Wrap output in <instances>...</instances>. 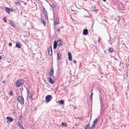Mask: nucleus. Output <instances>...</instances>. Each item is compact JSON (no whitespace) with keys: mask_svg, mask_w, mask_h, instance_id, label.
Segmentation results:
<instances>
[{"mask_svg":"<svg viewBox=\"0 0 129 129\" xmlns=\"http://www.w3.org/2000/svg\"><path fill=\"white\" fill-rule=\"evenodd\" d=\"M17 100L22 105L24 104V99L22 96H18L17 98Z\"/></svg>","mask_w":129,"mask_h":129,"instance_id":"nucleus-1","label":"nucleus"},{"mask_svg":"<svg viewBox=\"0 0 129 129\" xmlns=\"http://www.w3.org/2000/svg\"><path fill=\"white\" fill-rule=\"evenodd\" d=\"M24 82L22 80H17V81L15 83L16 86L18 87H19L20 86H21L22 84H23Z\"/></svg>","mask_w":129,"mask_h":129,"instance_id":"nucleus-2","label":"nucleus"},{"mask_svg":"<svg viewBox=\"0 0 129 129\" xmlns=\"http://www.w3.org/2000/svg\"><path fill=\"white\" fill-rule=\"evenodd\" d=\"M43 13L44 15V17L46 18L47 20H48V15L47 14V12L46 10L44 8H43Z\"/></svg>","mask_w":129,"mask_h":129,"instance_id":"nucleus-3","label":"nucleus"},{"mask_svg":"<svg viewBox=\"0 0 129 129\" xmlns=\"http://www.w3.org/2000/svg\"><path fill=\"white\" fill-rule=\"evenodd\" d=\"M52 98V95H48L46 96L45 97L46 101L48 102H49Z\"/></svg>","mask_w":129,"mask_h":129,"instance_id":"nucleus-4","label":"nucleus"},{"mask_svg":"<svg viewBox=\"0 0 129 129\" xmlns=\"http://www.w3.org/2000/svg\"><path fill=\"white\" fill-rule=\"evenodd\" d=\"M90 125L89 124H88L85 126L84 129H91L93 128L95 125V124L93 123V124L91 125V127H89Z\"/></svg>","mask_w":129,"mask_h":129,"instance_id":"nucleus-5","label":"nucleus"},{"mask_svg":"<svg viewBox=\"0 0 129 129\" xmlns=\"http://www.w3.org/2000/svg\"><path fill=\"white\" fill-rule=\"evenodd\" d=\"M53 70L54 69L52 65V66L50 68V71L48 74L49 75H50V77L52 76L53 75L54 72Z\"/></svg>","mask_w":129,"mask_h":129,"instance_id":"nucleus-6","label":"nucleus"},{"mask_svg":"<svg viewBox=\"0 0 129 129\" xmlns=\"http://www.w3.org/2000/svg\"><path fill=\"white\" fill-rule=\"evenodd\" d=\"M48 54L49 55L51 56L52 55V52L51 46H50L48 50Z\"/></svg>","mask_w":129,"mask_h":129,"instance_id":"nucleus-7","label":"nucleus"},{"mask_svg":"<svg viewBox=\"0 0 129 129\" xmlns=\"http://www.w3.org/2000/svg\"><path fill=\"white\" fill-rule=\"evenodd\" d=\"M6 119L7 120V123H9V122H11L13 120V118L10 117H6Z\"/></svg>","mask_w":129,"mask_h":129,"instance_id":"nucleus-8","label":"nucleus"},{"mask_svg":"<svg viewBox=\"0 0 129 129\" xmlns=\"http://www.w3.org/2000/svg\"><path fill=\"white\" fill-rule=\"evenodd\" d=\"M8 21L9 22V23L11 26H13L14 28H15V25L12 20H9Z\"/></svg>","mask_w":129,"mask_h":129,"instance_id":"nucleus-9","label":"nucleus"},{"mask_svg":"<svg viewBox=\"0 0 129 129\" xmlns=\"http://www.w3.org/2000/svg\"><path fill=\"white\" fill-rule=\"evenodd\" d=\"M27 94L28 95L29 98L31 100H33V98L32 97V95L30 92L29 91H27Z\"/></svg>","mask_w":129,"mask_h":129,"instance_id":"nucleus-10","label":"nucleus"},{"mask_svg":"<svg viewBox=\"0 0 129 129\" xmlns=\"http://www.w3.org/2000/svg\"><path fill=\"white\" fill-rule=\"evenodd\" d=\"M15 47L18 48H21V45L20 43V42L18 43L17 42H16Z\"/></svg>","mask_w":129,"mask_h":129,"instance_id":"nucleus-11","label":"nucleus"},{"mask_svg":"<svg viewBox=\"0 0 129 129\" xmlns=\"http://www.w3.org/2000/svg\"><path fill=\"white\" fill-rule=\"evenodd\" d=\"M68 59L69 60H72V56L71 53L69 52L68 53Z\"/></svg>","mask_w":129,"mask_h":129,"instance_id":"nucleus-12","label":"nucleus"},{"mask_svg":"<svg viewBox=\"0 0 129 129\" xmlns=\"http://www.w3.org/2000/svg\"><path fill=\"white\" fill-rule=\"evenodd\" d=\"M88 33V31L87 29H84L83 31V34L84 35H87Z\"/></svg>","mask_w":129,"mask_h":129,"instance_id":"nucleus-13","label":"nucleus"},{"mask_svg":"<svg viewBox=\"0 0 129 129\" xmlns=\"http://www.w3.org/2000/svg\"><path fill=\"white\" fill-rule=\"evenodd\" d=\"M58 42H56V41H54L53 44V48L54 49H55L56 48L57 46L58 45Z\"/></svg>","mask_w":129,"mask_h":129,"instance_id":"nucleus-14","label":"nucleus"},{"mask_svg":"<svg viewBox=\"0 0 129 129\" xmlns=\"http://www.w3.org/2000/svg\"><path fill=\"white\" fill-rule=\"evenodd\" d=\"M57 42H58V46H61L63 44L61 40L60 39L58 40H57Z\"/></svg>","mask_w":129,"mask_h":129,"instance_id":"nucleus-15","label":"nucleus"},{"mask_svg":"<svg viewBox=\"0 0 129 129\" xmlns=\"http://www.w3.org/2000/svg\"><path fill=\"white\" fill-rule=\"evenodd\" d=\"M49 82L51 84H53L54 83V81L52 80V78L50 77L47 78Z\"/></svg>","mask_w":129,"mask_h":129,"instance_id":"nucleus-16","label":"nucleus"},{"mask_svg":"<svg viewBox=\"0 0 129 129\" xmlns=\"http://www.w3.org/2000/svg\"><path fill=\"white\" fill-rule=\"evenodd\" d=\"M61 57V55L60 53H57V59L58 60Z\"/></svg>","mask_w":129,"mask_h":129,"instance_id":"nucleus-17","label":"nucleus"},{"mask_svg":"<svg viewBox=\"0 0 129 129\" xmlns=\"http://www.w3.org/2000/svg\"><path fill=\"white\" fill-rule=\"evenodd\" d=\"M91 11H97V10H96V7L95 6H92L91 7Z\"/></svg>","mask_w":129,"mask_h":129,"instance_id":"nucleus-18","label":"nucleus"},{"mask_svg":"<svg viewBox=\"0 0 129 129\" xmlns=\"http://www.w3.org/2000/svg\"><path fill=\"white\" fill-rule=\"evenodd\" d=\"M5 9L7 13L9 14L11 11V9L7 7L5 8Z\"/></svg>","mask_w":129,"mask_h":129,"instance_id":"nucleus-19","label":"nucleus"},{"mask_svg":"<svg viewBox=\"0 0 129 129\" xmlns=\"http://www.w3.org/2000/svg\"><path fill=\"white\" fill-rule=\"evenodd\" d=\"M108 52H109L111 53H112L114 51V49L110 47L108 49Z\"/></svg>","mask_w":129,"mask_h":129,"instance_id":"nucleus-20","label":"nucleus"},{"mask_svg":"<svg viewBox=\"0 0 129 129\" xmlns=\"http://www.w3.org/2000/svg\"><path fill=\"white\" fill-rule=\"evenodd\" d=\"M49 4L50 5V6L52 8H54L56 6L53 3H52L51 4H50L49 3Z\"/></svg>","mask_w":129,"mask_h":129,"instance_id":"nucleus-21","label":"nucleus"},{"mask_svg":"<svg viewBox=\"0 0 129 129\" xmlns=\"http://www.w3.org/2000/svg\"><path fill=\"white\" fill-rule=\"evenodd\" d=\"M59 103L61 105H63L64 103V102L63 100H60L59 102Z\"/></svg>","mask_w":129,"mask_h":129,"instance_id":"nucleus-22","label":"nucleus"},{"mask_svg":"<svg viewBox=\"0 0 129 129\" xmlns=\"http://www.w3.org/2000/svg\"><path fill=\"white\" fill-rule=\"evenodd\" d=\"M59 19L58 18V19H57V20L56 19V20L55 22V23L56 24L58 25L59 24Z\"/></svg>","mask_w":129,"mask_h":129,"instance_id":"nucleus-23","label":"nucleus"},{"mask_svg":"<svg viewBox=\"0 0 129 129\" xmlns=\"http://www.w3.org/2000/svg\"><path fill=\"white\" fill-rule=\"evenodd\" d=\"M41 23H42V22L44 26H45L46 25V23L44 22V20L41 19Z\"/></svg>","mask_w":129,"mask_h":129,"instance_id":"nucleus-24","label":"nucleus"},{"mask_svg":"<svg viewBox=\"0 0 129 129\" xmlns=\"http://www.w3.org/2000/svg\"><path fill=\"white\" fill-rule=\"evenodd\" d=\"M93 95V93L92 92H91V94L90 95V97L89 98L90 100L92 101V96Z\"/></svg>","mask_w":129,"mask_h":129,"instance_id":"nucleus-25","label":"nucleus"},{"mask_svg":"<svg viewBox=\"0 0 129 129\" xmlns=\"http://www.w3.org/2000/svg\"><path fill=\"white\" fill-rule=\"evenodd\" d=\"M61 125L63 126H67V124L66 122H62Z\"/></svg>","mask_w":129,"mask_h":129,"instance_id":"nucleus-26","label":"nucleus"},{"mask_svg":"<svg viewBox=\"0 0 129 129\" xmlns=\"http://www.w3.org/2000/svg\"><path fill=\"white\" fill-rule=\"evenodd\" d=\"M13 91L12 90H10L9 92V94L11 96H12L13 95Z\"/></svg>","mask_w":129,"mask_h":129,"instance_id":"nucleus-27","label":"nucleus"},{"mask_svg":"<svg viewBox=\"0 0 129 129\" xmlns=\"http://www.w3.org/2000/svg\"><path fill=\"white\" fill-rule=\"evenodd\" d=\"M98 121V119L96 118L94 120L93 123L95 124V122H97Z\"/></svg>","mask_w":129,"mask_h":129,"instance_id":"nucleus-28","label":"nucleus"},{"mask_svg":"<svg viewBox=\"0 0 129 129\" xmlns=\"http://www.w3.org/2000/svg\"><path fill=\"white\" fill-rule=\"evenodd\" d=\"M3 20L5 22H6L7 21V18L6 17H5L3 18Z\"/></svg>","mask_w":129,"mask_h":129,"instance_id":"nucleus-29","label":"nucleus"},{"mask_svg":"<svg viewBox=\"0 0 129 129\" xmlns=\"http://www.w3.org/2000/svg\"><path fill=\"white\" fill-rule=\"evenodd\" d=\"M22 117V116L21 115L20 116L19 118L18 119V120L20 121L21 120V118Z\"/></svg>","mask_w":129,"mask_h":129,"instance_id":"nucleus-30","label":"nucleus"},{"mask_svg":"<svg viewBox=\"0 0 129 129\" xmlns=\"http://www.w3.org/2000/svg\"><path fill=\"white\" fill-rule=\"evenodd\" d=\"M17 124L19 126H21V125L20 124V123L19 122H17Z\"/></svg>","mask_w":129,"mask_h":129,"instance_id":"nucleus-31","label":"nucleus"},{"mask_svg":"<svg viewBox=\"0 0 129 129\" xmlns=\"http://www.w3.org/2000/svg\"><path fill=\"white\" fill-rule=\"evenodd\" d=\"M9 46H12V44L11 43H9Z\"/></svg>","mask_w":129,"mask_h":129,"instance_id":"nucleus-32","label":"nucleus"},{"mask_svg":"<svg viewBox=\"0 0 129 129\" xmlns=\"http://www.w3.org/2000/svg\"><path fill=\"white\" fill-rule=\"evenodd\" d=\"M102 22H107V21L105 19H103L102 20Z\"/></svg>","mask_w":129,"mask_h":129,"instance_id":"nucleus-33","label":"nucleus"},{"mask_svg":"<svg viewBox=\"0 0 129 129\" xmlns=\"http://www.w3.org/2000/svg\"><path fill=\"white\" fill-rule=\"evenodd\" d=\"M99 99H100V100L101 101V100L102 99V97L100 95V96H99Z\"/></svg>","mask_w":129,"mask_h":129,"instance_id":"nucleus-34","label":"nucleus"},{"mask_svg":"<svg viewBox=\"0 0 129 129\" xmlns=\"http://www.w3.org/2000/svg\"><path fill=\"white\" fill-rule=\"evenodd\" d=\"M19 1L17 2L16 3V4H18V5H19Z\"/></svg>","mask_w":129,"mask_h":129,"instance_id":"nucleus-35","label":"nucleus"},{"mask_svg":"<svg viewBox=\"0 0 129 129\" xmlns=\"http://www.w3.org/2000/svg\"><path fill=\"white\" fill-rule=\"evenodd\" d=\"M21 127V128H22V129L24 128V127H23V125H21V126H20Z\"/></svg>","mask_w":129,"mask_h":129,"instance_id":"nucleus-36","label":"nucleus"},{"mask_svg":"<svg viewBox=\"0 0 129 129\" xmlns=\"http://www.w3.org/2000/svg\"><path fill=\"white\" fill-rule=\"evenodd\" d=\"M11 11L13 12L14 11V10L12 8L11 9Z\"/></svg>","mask_w":129,"mask_h":129,"instance_id":"nucleus-37","label":"nucleus"},{"mask_svg":"<svg viewBox=\"0 0 129 129\" xmlns=\"http://www.w3.org/2000/svg\"><path fill=\"white\" fill-rule=\"evenodd\" d=\"M73 63H76V61L75 60H74V61H73Z\"/></svg>","mask_w":129,"mask_h":129,"instance_id":"nucleus-38","label":"nucleus"},{"mask_svg":"<svg viewBox=\"0 0 129 129\" xmlns=\"http://www.w3.org/2000/svg\"><path fill=\"white\" fill-rule=\"evenodd\" d=\"M24 4V5H27V3L25 2H24L23 3Z\"/></svg>","mask_w":129,"mask_h":129,"instance_id":"nucleus-39","label":"nucleus"},{"mask_svg":"<svg viewBox=\"0 0 129 129\" xmlns=\"http://www.w3.org/2000/svg\"><path fill=\"white\" fill-rule=\"evenodd\" d=\"M110 41H111L110 40H109L108 41V42L109 43L111 44V43H110Z\"/></svg>","mask_w":129,"mask_h":129,"instance_id":"nucleus-40","label":"nucleus"},{"mask_svg":"<svg viewBox=\"0 0 129 129\" xmlns=\"http://www.w3.org/2000/svg\"><path fill=\"white\" fill-rule=\"evenodd\" d=\"M60 29L58 28V29H57V30H58V31H59V32H60Z\"/></svg>","mask_w":129,"mask_h":129,"instance_id":"nucleus-41","label":"nucleus"},{"mask_svg":"<svg viewBox=\"0 0 129 129\" xmlns=\"http://www.w3.org/2000/svg\"><path fill=\"white\" fill-rule=\"evenodd\" d=\"M13 111V113H14L15 114V110H14Z\"/></svg>","mask_w":129,"mask_h":129,"instance_id":"nucleus-42","label":"nucleus"},{"mask_svg":"<svg viewBox=\"0 0 129 129\" xmlns=\"http://www.w3.org/2000/svg\"><path fill=\"white\" fill-rule=\"evenodd\" d=\"M2 58V56L0 55V60Z\"/></svg>","mask_w":129,"mask_h":129,"instance_id":"nucleus-43","label":"nucleus"},{"mask_svg":"<svg viewBox=\"0 0 129 129\" xmlns=\"http://www.w3.org/2000/svg\"><path fill=\"white\" fill-rule=\"evenodd\" d=\"M103 2H105L106 1V0H102Z\"/></svg>","mask_w":129,"mask_h":129,"instance_id":"nucleus-44","label":"nucleus"},{"mask_svg":"<svg viewBox=\"0 0 129 129\" xmlns=\"http://www.w3.org/2000/svg\"><path fill=\"white\" fill-rule=\"evenodd\" d=\"M45 1H46L48 3V2L47 0H45Z\"/></svg>","mask_w":129,"mask_h":129,"instance_id":"nucleus-45","label":"nucleus"},{"mask_svg":"<svg viewBox=\"0 0 129 129\" xmlns=\"http://www.w3.org/2000/svg\"><path fill=\"white\" fill-rule=\"evenodd\" d=\"M21 2L22 3H23V2H24L22 1H21Z\"/></svg>","mask_w":129,"mask_h":129,"instance_id":"nucleus-46","label":"nucleus"},{"mask_svg":"<svg viewBox=\"0 0 129 129\" xmlns=\"http://www.w3.org/2000/svg\"><path fill=\"white\" fill-rule=\"evenodd\" d=\"M34 3L36 5V6H37L36 4L35 3Z\"/></svg>","mask_w":129,"mask_h":129,"instance_id":"nucleus-47","label":"nucleus"},{"mask_svg":"<svg viewBox=\"0 0 129 129\" xmlns=\"http://www.w3.org/2000/svg\"><path fill=\"white\" fill-rule=\"evenodd\" d=\"M120 18H119V20H118V22L119 21H120Z\"/></svg>","mask_w":129,"mask_h":129,"instance_id":"nucleus-48","label":"nucleus"},{"mask_svg":"<svg viewBox=\"0 0 129 129\" xmlns=\"http://www.w3.org/2000/svg\"><path fill=\"white\" fill-rule=\"evenodd\" d=\"M92 66H95V65H94V64H93L92 65Z\"/></svg>","mask_w":129,"mask_h":129,"instance_id":"nucleus-49","label":"nucleus"},{"mask_svg":"<svg viewBox=\"0 0 129 129\" xmlns=\"http://www.w3.org/2000/svg\"><path fill=\"white\" fill-rule=\"evenodd\" d=\"M104 52H105V53L106 52V51H104Z\"/></svg>","mask_w":129,"mask_h":129,"instance_id":"nucleus-50","label":"nucleus"},{"mask_svg":"<svg viewBox=\"0 0 129 129\" xmlns=\"http://www.w3.org/2000/svg\"><path fill=\"white\" fill-rule=\"evenodd\" d=\"M38 1H39V2L40 1V0H38Z\"/></svg>","mask_w":129,"mask_h":129,"instance_id":"nucleus-51","label":"nucleus"},{"mask_svg":"<svg viewBox=\"0 0 129 129\" xmlns=\"http://www.w3.org/2000/svg\"><path fill=\"white\" fill-rule=\"evenodd\" d=\"M63 27V26H62V27H61L62 28Z\"/></svg>","mask_w":129,"mask_h":129,"instance_id":"nucleus-52","label":"nucleus"},{"mask_svg":"<svg viewBox=\"0 0 129 129\" xmlns=\"http://www.w3.org/2000/svg\"><path fill=\"white\" fill-rule=\"evenodd\" d=\"M63 27V26H62V27H61L62 28Z\"/></svg>","mask_w":129,"mask_h":129,"instance_id":"nucleus-53","label":"nucleus"},{"mask_svg":"<svg viewBox=\"0 0 129 129\" xmlns=\"http://www.w3.org/2000/svg\"><path fill=\"white\" fill-rule=\"evenodd\" d=\"M63 27V26H62V27H61L62 28Z\"/></svg>","mask_w":129,"mask_h":129,"instance_id":"nucleus-54","label":"nucleus"},{"mask_svg":"<svg viewBox=\"0 0 129 129\" xmlns=\"http://www.w3.org/2000/svg\"><path fill=\"white\" fill-rule=\"evenodd\" d=\"M121 4V5H122V3H121V4Z\"/></svg>","mask_w":129,"mask_h":129,"instance_id":"nucleus-55","label":"nucleus"},{"mask_svg":"<svg viewBox=\"0 0 129 129\" xmlns=\"http://www.w3.org/2000/svg\"><path fill=\"white\" fill-rule=\"evenodd\" d=\"M71 11H74V10H72L71 9Z\"/></svg>","mask_w":129,"mask_h":129,"instance_id":"nucleus-56","label":"nucleus"},{"mask_svg":"<svg viewBox=\"0 0 129 129\" xmlns=\"http://www.w3.org/2000/svg\"><path fill=\"white\" fill-rule=\"evenodd\" d=\"M22 129H25L24 128H22Z\"/></svg>","mask_w":129,"mask_h":129,"instance_id":"nucleus-57","label":"nucleus"},{"mask_svg":"<svg viewBox=\"0 0 129 129\" xmlns=\"http://www.w3.org/2000/svg\"><path fill=\"white\" fill-rule=\"evenodd\" d=\"M115 59V60H117V59L116 58Z\"/></svg>","mask_w":129,"mask_h":129,"instance_id":"nucleus-58","label":"nucleus"},{"mask_svg":"<svg viewBox=\"0 0 129 129\" xmlns=\"http://www.w3.org/2000/svg\"><path fill=\"white\" fill-rule=\"evenodd\" d=\"M79 118L80 119L81 118Z\"/></svg>","mask_w":129,"mask_h":129,"instance_id":"nucleus-59","label":"nucleus"},{"mask_svg":"<svg viewBox=\"0 0 129 129\" xmlns=\"http://www.w3.org/2000/svg\"><path fill=\"white\" fill-rule=\"evenodd\" d=\"M79 118L80 119L81 118Z\"/></svg>","mask_w":129,"mask_h":129,"instance_id":"nucleus-60","label":"nucleus"},{"mask_svg":"<svg viewBox=\"0 0 129 129\" xmlns=\"http://www.w3.org/2000/svg\"><path fill=\"white\" fill-rule=\"evenodd\" d=\"M123 20H124V19L123 18Z\"/></svg>","mask_w":129,"mask_h":129,"instance_id":"nucleus-61","label":"nucleus"}]
</instances>
